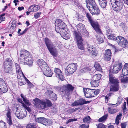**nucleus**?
Returning <instances> with one entry per match:
<instances>
[{"mask_svg": "<svg viewBox=\"0 0 128 128\" xmlns=\"http://www.w3.org/2000/svg\"><path fill=\"white\" fill-rule=\"evenodd\" d=\"M19 60L24 64L32 65L33 63V59L32 56L27 50H23L21 51Z\"/></svg>", "mask_w": 128, "mask_h": 128, "instance_id": "f257e3e1", "label": "nucleus"}, {"mask_svg": "<svg viewBox=\"0 0 128 128\" xmlns=\"http://www.w3.org/2000/svg\"><path fill=\"white\" fill-rule=\"evenodd\" d=\"M37 63L45 76L48 77L52 76L53 74L52 72L46 63L43 60L40 59L39 60Z\"/></svg>", "mask_w": 128, "mask_h": 128, "instance_id": "f03ea898", "label": "nucleus"}, {"mask_svg": "<svg viewBox=\"0 0 128 128\" xmlns=\"http://www.w3.org/2000/svg\"><path fill=\"white\" fill-rule=\"evenodd\" d=\"M87 7L91 13L98 15L100 13V10L96 5L94 0H86Z\"/></svg>", "mask_w": 128, "mask_h": 128, "instance_id": "7ed1b4c3", "label": "nucleus"}, {"mask_svg": "<svg viewBox=\"0 0 128 128\" xmlns=\"http://www.w3.org/2000/svg\"><path fill=\"white\" fill-rule=\"evenodd\" d=\"M36 104H39L41 108L45 110L48 109L52 105V103L49 100L46 99L44 102L42 101L38 98H36L34 100Z\"/></svg>", "mask_w": 128, "mask_h": 128, "instance_id": "20e7f679", "label": "nucleus"}, {"mask_svg": "<svg viewBox=\"0 0 128 128\" xmlns=\"http://www.w3.org/2000/svg\"><path fill=\"white\" fill-rule=\"evenodd\" d=\"M109 81L111 86L110 91L112 92L118 91L119 87L118 80L113 76L110 75Z\"/></svg>", "mask_w": 128, "mask_h": 128, "instance_id": "39448f33", "label": "nucleus"}, {"mask_svg": "<svg viewBox=\"0 0 128 128\" xmlns=\"http://www.w3.org/2000/svg\"><path fill=\"white\" fill-rule=\"evenodd\" d=\"M113 9L115 11L118 12L123 8L122 0H110Z\"/></svg>", "mask_w": 128, "mask_h": 128, "instance_id": "423d86ee", "label": "nucleus"}, {"mask_svg": "<svg viewBox=\"0 0 128 128\" xmlns=\"http://www.w3.org/2000/svg\"><path fill=\"white\" fill-rule=\"evenodd\" d=\"M56 30L58 33H60L62 31L65 32L66 25L65 24L62 20L58 19L55 22Z\"/></svg>", "mask_w": 128, "mask_h": 128, "instance_id": "0eeeda50", "label": "nucleus"}, {"mask_svg": "<svg viewBox=\"0 0 128 128\" xmlns=\"http://www.w3.org/2000/svg\"><path fill=\"white\" fill-rule=\"evenodd\" d=\"M86 16L88 18L92 26L96 31L98 33H101V32L100 26L98 22L96 21H94L90 14L89 13H87L86 14Z\"/></svg>", "mask_w": 128, "mask_h": 128, "instance_id": "6e6552de", "label": "nucleus"}, {"mask_svg": "<svg viewBox=\"0 0 128 128\" xmlns=\"http://www.w3.org/2000/svg\"><path fill=\"white\" fill-rule=\"evenodd\" d=\"M46 45L51 54L53 56H56L58 54L56 51H54L55 50L54 46L51 41L48 38H46L44 39Z\"/></svg>", "mask_w": 128, "mask_h": 128, "instance_id": "1a4fd4ad", "label": "nucleus"}, {"mask_svg": "<svg viewBox=\"0 0 128 128\" xmlns=\"http://www.w3.org/2000/svg\"><path fill=\"white\" fill-rule=\"evenodd\" d=\"M74 34L78 48L81 50H84V47L82 43L83 40L82 35L76 31L74 32Z\"/></svg>", "mask_w": 128, "mask_h": 128, "instance_id": "9d476101", "label": "nucleus"}, {"mask_svg": "<svg viewBox=\"0 0 128 128\" xmlns=\"http://www.w3.org/2000/svg\"><path fill=\"white\" fill-rule=\"evenodd\" d=\"M78 66L76 64H71L67 67L65 70V72L68 76H70L73 74L76 70Z\"/></svg>", "mask_w": 128, "mask_h": 128, "instance_id": "9b49d317", "label": "nucleus"}, {"mask_svg": "<svg viewBox=\"0 0 128 128\" xmlns=\"http://www.w3.org/2000/svg\"><path fill=\"white\" fill-rule=\"evenodd\" d=\"M74 89V87L72 86V85L67 84L63 86L61 89L62 92L65 93L64 94L65 95L68 96L71 94Z\"/></svg>", "mask_w": 128, "mask_h": 128, "instance_id": "f8f14e48", "label": "nucleus"}, {"mask_svg": "<svg viewBox=\"0 0 128 128\" xmlns=\"http://www.w3.org/2000/svg\"><path fill=\"white\" fill-rule=\"evenodd\" d=\"M116 40L119 45L123 48L128 46V42L124 37L118 36L116 37Z\"/></svg>", "mask_w": 128, "mask_h": 128, "instance_id": "ddd939ff", "label": "nucleus"}, {"mask_svg": "<svg viewBox=\"0 0 128 128\" xmlns=\"http://www.w3.org/2000/svg\"><path fill=\"white\" fill-rule=\"evenodd\" d=\"M122 63L118 62L114 64L112 71L114 74H116L121 70L122 68Z\"/></svg>", "mask_w": 128, "mask_h": 128, "instance_id": "4468645a", "label": "nucleus"}, {"mask_svg": "<svg viewBox=\"0 0 128 128\" xmlns=\"http://www.w3.org/2000/svg\"><path fill=\"white\" fill-rule=\"evenodd\" d=\"M27 112L26 109H22L20 112L17 111L16 113V116L19 119H22L26 116Z\"/></svg>", "mask_w": 128, "mask_h": 128, "instance_id": "2eb2a0df", "label": "nucleus"}, {"mask_svg": "<svg viewBox=\"0 0 128 128\" xmlns=\"http://www.w3.org/2000/svg\"><path fill=\"white\" fill-rule=\"evenodd\" d=\"M0 92L1 93L6 92L8 91V88L4 80L0 78Z\"/></svg>", "mask_w": 128, "mask_h": 128, "instance_id": "dca6fc26", "label": "nucleus"}, {"mask_svg": "<svg viewBox=\"0 0 128 128\" xmlns=\"http://www.w3.org/2000/svg\"><path fill=\"white\" fill-rule=\"evenodd\" d=\"M54 72L56 74V77L62 81H64L65 78L62 75L61 70L58 68H56L54 69Z\"/></svg>", "mask_w": 128, "mask_h": 128, "instance_id": "f3484780", "label": "nucleus"}, {"mask_svg": "<svg viewBox=\"0 0 128 128\" xmlns=\"http://www.w3.org/2000/svg\"><path fill=\"white\" fill-rule=\"evenodd\" d=\"M77 27L78 32L76 31H74V32L75 31H76L78 33L81 34H83L86 31L84 25L82 24H79L77 26Z\"/></svg>", "mask_w": 128, "mask_h": 128, "instance_id": "a211bd4d", "label": "nucleus"}, {"mask_svg": "<svg viewBox=\"0 0 128 128\" xmlns=\"http://www.w3.org/2000/svg\"><path fill=\"white\" fill-rule=\"evenodd\" d=\"M11 116V113L10 110L9 109H8L7 110V112L6 114V119L7 122L10 125H12V124Z\"/></svg>", "mask_w": 128, "mask_h": 128, "instance_id": "6ab92c4d", "label": "nucleus"}, {"mask_svg": "<svg viewBox=\"0 0 128 128\" xmlns=\"http://www.w3.org/2000/svg\"><path fill=\"white\" fill-rule=\"evenodd\" d=\"M92 90L89 88H84V92L85 96L87 98H90L92 97Z\"/></svg>", "mask_w": 128, "mask_h": 128, "instance_id": "aec40b11", "label": "nucleus"}, {"mask_svg": "<svg viewBox=\"0 0 128 128\" xmlns=\"http://www.w3.org/2000/svg\"><path fill=\"white\" fill-rule=\"evenodd\" d=\"M112 52L110 50L108 49L105 52L104 58V59L106 61H110L111 58Z\"/></svg>", "mask_w": 128, "mask_h": 128, "instance_id": "412c9836", "label": "nucleus"}, {"mask_svg": "<svg viewBox=\"0 0 128 128\" xmlns=\"http://www.w3.org/2000/svg\"><path fill=\"white\" fill-rule=\"evenodd\" d=\"M88 51L90 53L92 56H96L98 52L95 47L92 46H88Z\"/></svg>", "mask_w": 128, "mask_h": 128, "instance_id": "4be33fe9", "label": "nucleus"}, {"mask_svg": "<svg viewBox=\"0 0 128 128\" xmlns=\"http://www.w3.org/2000/svg\"><path fill=\"white\" fill-rule=\"evenodd\" d=\"M40 9V7L39 6L33 5L30 7L28 10L30 12H34L38 11Z\"/></svg>", "mask_w": 128, "mask_h": 128, "instance_id": "5701e85b", "label": "nucleus"}, {"mask_svg": "<svg viewBox=\"0 0 128 128\" xmlns=\"http://www.w3.org/2000/svg\"><path fill=\"white\" fill-rule=\"evenodd\" d=\"M4 68L13 66V64L12 60L9 58H7L4 63Z\"/></svg>", "mask_w": 128, "mask_h": 128, "instance_id": "b1692460", "label": "nucleus"}, {"mask_svg": "<svg viewBox=\"0 0 128 128\" xmlns=\"http://www.w3.org/2000/svg\"><path fill=\"white\" fill-rule=\"evenodd\" d=\"M101 32V33H99L96 32L98 34V35H97L96 38L97 40L98 41V42L99 44H101L104 42V41L103 38H102L103 36V34L102 33V32L100 30Z\"/></svg>", "mask_w": 128, "mask_h": 128, "instance_id": "393cba45", "label": "nucleus"}, {"mask_svg": "<svg viewBox=\"0 0 128 128\" xmlns=\"http://www.w3.org/2000/svg\"><path fill=\"white\" fill-rule=\"evenodd\" d=\"M38 122L45 126H47L48 124L47 120L44 118H38Z\"/></svg>", "mask_w": 128, "mask_h": 128, "instance_id": "a878e982", "label": "nucleus"}, {"mask_svg": "<svg viewBox=\"0 0 128 128\" xmlns=\"http://www.w3.org/2000/svg\"><path fill=\"white\" fill-rule=\"evenodd\" d=\"M59 33L66 40L69 39L70 37V35L67 33L66 30H65V32H64L62 31Z\"/></svg>", "mask_w": 128, "mask_h": 128, "instance_id": "bb28decb", "label": "nucleus"}, {"mask_svg": "<svg viewBox=\"0 0 128 128\" xmlns=\"http://www.w3.org/2000/svg\"><path fill=\"white\" fill-rule=\"evenodd\" d=\"M90 84L92 86L94 87H97L99 85V81H96L93 79L91 82Z\"/></svg>", "mask_w": 128, "mask_h": 128, "instance_id": "cd10ccee", "label": "nucleus"}, {"mask_svg": "<svg viewBox=\"0 0 128 128\" xmlns=\"http://www.w3.org/2000/svg\"><path fill=\"white\" fill-rule=\"evenodd\" d=\"M17 77L18 79H22L24 78L25 80V78H26L22 70L16 72Z\"/></svg>", "mask_w": 128, "mask_h": 128, "instance_id": "c85d7f7f", "label": "nucleus"}, {"mask_svg": "<svg viewBox=\"0 0 128 128\" xmlns=\"http://www.w3.org/2000/svg\"><path fill=\"white\" fill-rule=\"evenodd\" d=\"M21 96L24 102L27 106H30L31 105V104L29 101L27 99L26 97L24 96L23 94H21Z\"/></svg>", "mask_w": 128, "mask_h": 128, "instance_id": "c756f323", "label": "nucleus"}, {"mask_svg": "<svg viewBox=\"0 0 128 128\" xmlns=\"http://www.w3.org/2000/svg\"><path fill=\"white\" fill-rule=\"evenodd\" d=\"M4 68L5 71L6 72L11 74L13 72V66Z\"/></svg>", "mask_w": 128, "mask_h": 128, "instance_id": "7c9ffc66", "label": "nucleus"}, {"mask_svg": "<svg viewBox=\"0 0 128 128\" xmlns=\"http://www.w3.org/2000/svg\"><path fill=\"white\" fill-rule=\"evenodd\" d=\"M99 3L100 6L102 8H106L107 5L106 0L102 1L99 2Z\"/></svg>", "mask_w": 128, "mask_h": 128, "instance_id": "2f4dec72", "label": "nucleus"}, {"mask_svg": "<svg viewBox=\"0 0 128 128\" xmlns=\"http://www.w3.org/2000/svg\"><path fill=\"white\" fill-rule=\"evenodd\" d=\"M122 74L120 76L121 77H123V76H128V70L125 68H123L122 71Z\"/></svg>", "mask_w": 128, "mask_h": 128, "instance_id": "473e14b6", "label": "nucleus"}, {"mask_svg": "<svg viewBox=\"0 0 128 128\" xmlns=\"http://www.w3.org/2000/svg\"><path fill=\"white\" fill-rule=\"evenodd\" d=\"M101 74H97L94 76L93 79L96 80V81H99L101 78Z\"/></svg>", "mask_w": 128, "mask_h": 128, "instance_id": "72a5a7b5", "label": "nucleus"}, {"mask_svg": "<svg viewBox=\"0 0 128 128\" xmlns=\"http://www.w3.org/2000/svg\"><path fill=\"white\" fill-rule=\"evenodd\" d=\"M92 97L95 96L100 92L98 90H92Z\"/></svg>", "mask_w": 128, "mask_h": 128, "instance_id": "f704fd0d", "label": "nucleus"}, {"mask_svg": "<svg viewBox=\"0 0 128 128\" xmlns=\"http://www.w3.org/2000/svg\"><path fill=\"white\" fill-rule=\"evenodd\" d=\"M94 67L97 70L100 72L102 71V69L101 68L100 64L98 62H95L94 65Z\"/></svg>", "mask_w": 128, "mask_h": 128, "instance_id": "c9c22d12", "label": "nucleus"}, {"mask_svg": "<svg viewBox=\"0 0 128 128\" xmlns=\"http://www.w3.org/2000/svg\"><path fill=\"white\" fill-rule=\"evenodd\" d=\"M91 119L90 116H87L83 119V121L84 123H88L90 122Z\"/></svg>", "mask_w": 128, "mask_h": 128, "instance_id": "e433bc0d", "label": "nucleus"}, {"mask_svg": "<svg viewBox=\"0 0 128 128\" xmlns=\"http://www.w3.org/2000/svg\"><path fill=\"white\" fill-rule=\"evenodd\" d=\"M79 105H83L87 103L88 102L85 100L83 99H81L78 100Z\"/></svg>", "mask_w": 128, "mask_h": 128, "instance_id": "4c0bfd02", "label": "nucleus"}, {"mask_svg": "<svg viewBox=\"0 0 128 128\" xmlns=\"http://www.w3.org/2000/svg\"><path fill=\"white\" fill-rule=\"evenodd\" d=\"M122 116V114H120L119 115L117 116L116 120V123L118 125L119 124V120L121 118V117Z\"/></svg>", "mask_w": 128, "mask_h": 128, "instance_id": "58836bf2", "label": "nucleus"}, {"mask_svg": "<svg viewBox=\"0 0 128 128\" xmlns=\"http://www.w3.org/2000/svg\"><path fill=\"white\" fill-rule=\"evenodd\" d=\"M123 76V77H121V76H120L119 78L120 80H122V81L123 82H125L126 83H127L128 82V77L126 78H125Z\"/></svg>", "mask_w": 128, "mask_h": 128, "instance_id": "ea45409f", "label": "nucleus"}, {"mask_svg": "<svg viewBox=\"0 0 128 128\" xmlns=\"http://www.w3.org/2000/svg\"><path fill=\"white\" fill-rule=\"evenodd\" d=\"M89 68L86 66L82 68L80 70V72L82 73H84L89 70Z\"/></svg>", "mask_w": 128, "mask_h": 128, "instance_id": "a19ab883", "label": "nucleus"}, {"mask_svg": "<svg viewBox=\"0 0 128 128\" xmlns=\"http://www.w3.org/2000/svg\"><path fill=\"white\" fill-rule=\"evenodd\" d=\"M107 117L106 115L103 116L99 119L98 122H104L106 120Z\"/></svg>", "mask_w": 128, "mask_h": 128, "instance_id": "79ce46f5", "label": "nucleus"}, {"mask_svg": "<svg viewBox=\"0 0 128 128\" xmlns=\"http://www.w3.org/2000/svg\"><path fill=\"white\" fill-rule=\"evenodd\" d=\"M50 97L54 101H56L57 98L56 95L55 94L52 93V95L50 96Z\"/></svg>", "mask_w": 128, "mask_h": 128, "instance_id": "37998d69", "label": "nucleus"}, {"mask_svg": "<svg viewBox=\"0 0 128 128\" xmlns=\"http://www.w3.org/2000/svg\"><path fill=\"white\" fill-rule=\"evenodd\" d=\"M123 100L122 97L121 96H119L118 98L116 103V106L119 105L120 104L122 103V102Z\"/></svg>", "mask_w": 128, "mask_h": 128, "instance_id": "c03bdc74", "label": "nucleus"}, {"mask_svg": "<svg viewBox=\"0 0 128 128\" xmlns=\"http://www.w3.org/2000/svg\"><path fill=\"white\" fill-rule=\"evenodd\" d=\"M108 109L109 113L111 114H114L116 112V110L113 108H108Z\"/></svg>", "mask_w": 128, "mask_h": 128, "instance_id": "a18cd8bd", "label": "nucleus"}, {"mask_svg": "<svg viewBox=\"0 0 128 128\" xmlns=\"http://www.w3.org/2000/svg\"><path fill=\"white\" fill-rule=\"evenodd\" d=\"M36 126L33 124H29L26 126V128H36Z\"/></svg>", "mask_w": 128, "mask_h": 128, "instance_id": "49530a36", "label": "nucleus"}, {"mask_svg": "<svg viewBox=\"0 0 128 128\" xmlns=\"http://www.w3.org/2000/svg\"><path fill=\"white\" fill-rule=\"evenodd\" d=\"M6 124L2 121H0V128H6Z\"/></svg>", "mask_w": 128, "mask_h": 128, "instance_id": "de8ad7c7", "label": "nucleus"}, {"mask_svg": "<svg viewBox=\"0 0 128 128\" xmlns=\"http://www.w3.org/2000/svg\"><path fill=\"white\" fill-rule=\"evenodd\" d=\"M108 38L109 39L113 40H116V37L114 35H110L108 36Z\"/></svg>", "mask_w": 128, "mask_h": 128, "instance_id": "09e8293b", "label": "nucleus"}, {"mask_svg": "<svg viewBox=\"0 0 128 128\" xmlns=\"http://www.w3.org/2000/svg\"><path fill=\"white\" fill-rule=\"evenodd\" d=\"M16 25L14 24H12L10 28V30L12 32H14L16 29Z\"/></svg>", "mask_w": 128, "mask_h": 128, "instance_id": "8fccbe9b", "label": "nucleus"}, {"mask_svg": "<svg viewBox=\"0 0 128 128\" xmlns=\"http://www.w3.org/2000/svg\"><path fill=\"white\" fill-rule=\"evenodd\" d=\"M15 66L16 68V72L22 70L20 65L17 63H15Z\"/></svg>", "mask_w": 128, "mask_h": 128, "instance_id": "3c124183", "label": "nucleus"}, {"mask_svg": "<svg viewBox=\"0 0 128 128\" xmlns=\"http://www.w3.org/2000/svg\"><path fill=\"white\" fill-rule=\"evenodd\" d=\"M41 14V12H40L36 13L34 15V18L36 19L40 17Z\"/></svg>", "mask_w": 128, "mask_h": 128, "instance_id": "603ef678", "label": "nucleus"}, {"mask_svg": "<svg viewBox=\"0 0 128 128\" xmlns=\"http://www.w3.org/2000/svg\"><path fill=\"white\" fill-rule=\"evenodd\" d=\"M25 80L28 84V86L30 88L32 87L33 86V84H32L26 78H25Z\"/></svg>", "mask_w": 128, "mask_h": 128, "instance_id": "864d4df0", "label": "nucleus"}, {"mask_svg": "<svg viewBox=\"0 0 128 128\" xmlns=\"http://www.w3.org/2000/svg\"><path fill=\"white\" fill-rule=\"evenodd\" d=\"M111 94H109L105 96V99L106 102H108V100L110 99L111 96Z\"/></svg>", "mask_w": 128, "mask_h": 128, "instance_id": "5fc2aeb1", "label": "nucleus"}, {"mask_svg": "<svg viewBox=\"0 0 128 128\" xmlns=\"http://www.w3.org/2000/svg\"><path fill=\"white\" fill-rule=\"evenodd\" d=\"M126 102H124L123 104V106L122 107L123 111L124 112H125V111L126 110Z\"/></svg>", "mask_w": 128, "mask_h": 128, "instance_id": "6e6d98bb", "label": "nucleus"}, {"mask_svg": "<svg viewBox=\"0 0 128 128\" xmlns=\"http://www.w3.org/2000/svg\"><path fill=\"white\" fill-rule=\"evenodd\" d=\"M97 128H106L105 126L102 124L100 123L98 126Z\"/></svg>", "mask_w": 128, "mask_h": 128, "instance_id": "4d7b16f0", "label": "nucleus"}, {"mask_svg": "<svg viewBox=\"0 0 128 128\" xmlns=\"http://www.w3.org/2000/svg\"><path fill=\"white\" fill-rule=\"evenodd\" d=\"M79 105L78 104V100L74 102H73L72 105V106H77Z\"/></svg>", "mask_w": 128, "mask_h": 128, "instance_id": "13d9d810", "label": "nucleus"}, {"mask_svg": "<svg viewBox=\"0 0 128 128\" xmlns=\"http://www.w3.org/2000/svg\"><path fill=\"white\" fill-rule=\"evenodd\" d=\"M25 106H23L26 110L29 112H30L31 111V109L29 107H28L25 104Z\"/></svg>", "mask_w": 128, "mask_h": 128, "instance_id": "bf43d9fd", "label": "nucleus"}, {"mask_svg": "<svg viewBox=\"0 0 128 128\" xmlns=\"http://www.w3.org/2000/svg\"><path fill=\"white\" fill-rule=\"evenodd\" d=\"M89 127L88 125H86L85 124H82L80 126V128H88Z\"/></svg>", "mask_w": 128, "mask_h": 128, "instance_id": "052dcab7", "label": "nucleus"}, {"mask_svg": "<svg viewBox=\"0 0 128 128\" xmlns=\"http://www.w3.org/2000/svg\"><path fill=\"white\" fill-rule=\"evenodd\" d=\"M126 123H122L120 125L121 128H126Z\"/></svg>", "mask_w": 128, "mask_h": 128, "instance_id": "680f3d73", "label": "nucleus"}, {"mask_svg": "<svg viewBox=\"0 0 128 128\" xmlns=\"http://www.w3.org/2000/svg\"><path fill=\"white\" fill-rule=\"evenodd\" d=\"M22 79H21L20 80H18V84L19 85L21 86L24 84V83L23 82L22 80Z\"/></svg>", "mask_w": 128, "mask_h": 128, "instance_id": "e2e57ef3", "label": "nucleus"}, {"mask_svg": "<svg viewBox=\"0 0 128 128\" xmlns=\"http://www.w3.org/2000/svg\"><path fill=\"white\" fill-rule=\"evenodd\" d=\"M18 100L19 102L21 103L22 104L23 106H26L25 104L24 103L22 99L20 98H18Z\"/></svg>", "mask_w": 128, "mask_h": 128, "instance_id": "0e129e2a", "label": "nucleus"}, {"mask_svg": "<svg viewBox=\"0 0 128 128\" xmlns=\"http://www.w3.org/2000/svg\"><path fill=\"white\" fill-rule=\"evenodd\" d=\"M76 110H75V109L72 108L69 110V112L70 114H72Z\"/></svg>", "mask_w": 128, "mask_h": 128, "instance_id": "69168bd1", "label": "nucleus"}, {"mask_svg": "<svg viewBox=\"0 0 128 128\" xmlns=\"http://www.w3.org/2000/svg\"><path fill=\"white\" fill-rule=\"evenodd\" d=\"M28 28H26L24 31H23L22 33H20L19 36H21L24 34L28 30Z\"/></svg>", "mask_w": 128, "mask_h": 128, "instance_id": "338daca9", "label": "nucleus"}, {"mask_svg": "<svg viewBox=\"0 0 128 128\" xmlns=\"http://www.w3.org/2000/svg\"><path fill=\"white\" fill-rule=\"evenodd\" d=\"M52 93H53L50 90H48L46 92V94H48L50 95V96L51 95H52Z\"/></svg>", "mask_w": 128, "mask_h": 128, "instance_id": "774afa93", "label": "nucleus"}]
</instances>
